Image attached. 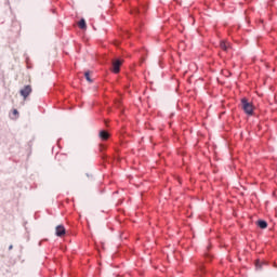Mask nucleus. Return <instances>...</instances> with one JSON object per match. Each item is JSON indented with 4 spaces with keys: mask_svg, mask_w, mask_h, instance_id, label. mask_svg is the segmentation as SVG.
I'll return each instance as SVG.
<instances>
[{
    "mask_svg": "<svg viewBox=\"0 0 277 277\" xmlns=\"http://www.w3.org/2000/svg\"><path fill=\"white\" fill-rule=\"evenodd\" d=\"M241 108L247 116H254V104L252 102H249L248 98L243 97L240 101Z\"/></svg>",
    "mask_w": 277,
    "mask_h": 277,
    "instance_id": "nucleus-1",
    "label": "nucleus"
},
{
    "mask_svg": "<svg viewBox=\"0 0 277 277\" xmlns=\"http://www.w3.org/2000/svg\"><path fill=\"white\" fill-rule=\"evenodd\" d=\"M31 85L27 84L19 91V94L21 96H23L24 101H26V98L29 96V94H31Z\"/></svg>",
    "mask_w": 277,
    "mask_h": 277,
    "instance_id": "nucleus-2",
    "label": "nucleus"
},
{
    "mask_svg": "<svg viewBox=\"0 0 277 277\" xmlns=\"http://www.w3.org/2000/svg\"><path fill=\"white\" fill-rule=\"evenodd\" d=\"M120 66H122L121 60H115L113 62V72H115V75H118V72H120Z\"/></svg>",
    "mask_w": 277,
    "mask_h": 277,
    "instance_id": "nucleus-3",
    "label": "nucleus"
},
{
    "mask_svg": "<svg viewBox=\"0 0 277 277\" xmlns=\"http://www.w3.org/2000/svg\"><path fill=\"white\" fill-rule=\"evenodd\" d=\"M55 235L56 237H64V235H66V227H64V225L56 226Z\"/></svg>",
    "mask_w": 277,
    "mask_h": 277,
    "instance_id": "nucleus-4",
    "label": "nucleus"
},
{
    "mask_svg": "<svg viewBox=\"0 0 277 277\" xmlns=\"http://www.w3.org/2000/svg\"><path fill=\"white\" fill-rule=\"evenodd\" d=\"M100 137L101 140H103V142H107V140H109L110 137L109 132H107L106 130L100 131Z\"/></svg>",
    "mask_w": 277,
    "mask_h": 277,
    "instance_id": "nucleus-5",
    "label": "nucleus"
},
{
    "mask_svg": "<svg viewBox=\"0 0 277 277\" xmlns=\"http://www.w3.org/2000/svg\"><path fill=\"white\" fill-rule=\"evenodd\" d=\"M78 27L80 29H87L88 28V25L85 24V19H80L79 23H78Z\"/></svg>",
    "mask_w": 277,
    "mask_h": 277,
    "instance_id": "nucleus-6",
    "label": "nucleus"
},
{
    "mask_svg": "<svg viewBox=\"0 0 277 277\" xmlns=\"http://www.w3.org/2000/svg\"><path fill=\"white\" fill-rule=\"evenodd\" d=\"M205 266L200 265L198 271H197V277H201V276H205Z\"/></svg>",
    "mask_w": 277,
    "mask_h": 277,
    "instance_id": "nucleus-7",
    "label": "nucleus"
},
{
    "mask_svg": "<svg viewBox=\"0 0 277 277\" xmlns=\"http://www.w3.org/2000/svg\"><path fill=\"white\" fill-rule=\"evenodd\" d=\"M258 226L260 228H267V223L264 220L258 221Z\"/></svg>",
    "mask_w": 277,
    "mask_h": 277,
    "instance_id": "nucleus-8",
    "label": "nucleus"
},
{
    "mask_svg": "<svg viewBox=\"0 0 277 277\" xmlns=\"http://www.w3.org/2000/svg\"><path fill=\"white\" fill-rule=\"evenodd\" d=\"M56 159L58 160V161H66V156H64V155H57L56 156Z\"/></svg>",
    "mask_w": 277,
    "mask_h": 277,
    "instance_id": "nucleus-9",
    "label": "nucleus"
},
{
    "mask_svg": "<svg viewBox=\"0 0 277 277\" xmlns=\"http://www.w3.org/2000/svg\"><path fill=\"white\" fill-rule=\"evenodd\" d=\"M84 77H85L87 81H89V83H92V78H90V71H87L84 74Z\"/></svg>",
    "mask_w": 277,
    "mask_h": 277,
    "instance_id": "nucleus-10",
    "label": "nucleus"
},
{
    "mask_svg": "<svg viewBox=\"0 0 277 277\" xmlns=\"http://www.w3.org/2000/svg\"><path fill=\"white\" fill-rule=\"evenodd\" d=\"M221 49H223V51H228V47L224 42L221 43Z\"/></svg>",
    "mask_w": 277,
    "mask_h": 277,
    "instance_id": "nucleus-11",
    "label": "nucleus"
},
{
    "mask_svg": "<svg viewBox=\"0 0 277 277\" xmlns=\"http://www.w3.org/2000/svg\"><path fill=\"white\" fill-rule=\"evenodd\" d=\"M13 114H14V116L18 115V110L14 109Z\"/></svg>",
    "mask_w": 277,
    "mask_h": 277,
    "instance_id": "nucleus-12",
    "label": "nucleus"
},
{
    "mask_svg": "<svg viewBox=\"0 0 277 277\" xmlns=\"http://www.w3.org/2000/svg\"><path fill=\"white\" fill-rule=\"evenodd\" d=\"M134 14H140V10H134Z\"/></svg>",
    "mask_w": 277,
    "mask_h": 277,
    "instance_id": "nucleus-13",
    "label": "nucleus"
},
{
    "mask_svg": "<svg viewBox=\"0 0 277 277\" xmlns=\"http://www.w3.org/2000/svg\"><path fill=\"white\" fill-rule=\"evenodd\" d=\"M12 248H13V246L11 245V246L9 247V250H12Z\"/></svg>",
    "mask_w": 277,
    "mask_h": 277,
    "instance_id": "nucleus-14",
    "label": "nucleus"
},
{
    "mask_svg": "<svg viewBox=\"0 0 277 277\" xmlns=\"http://www.w3.org/2000/svg\"><path fill=\"white\" fill-rule=\"evenodd\" d=\"M255 266L259 267V262L255 263Z\"/></svg>",
    "mask_w": 277,
    "mask_h": 277,
    "instance_id": "nucleus-15",
    "label": "nucleus"
}]
</instances>
